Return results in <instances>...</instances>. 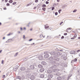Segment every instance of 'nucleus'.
Masks as SVG:
<instances>
[{
    "label": "nucleus",
    "instance_id": "49530a36",
    "mask_svg": "<svg viewBox=\"0 0 80 80\" xmlns=\"http://www.w3.org/2000/svg\"><path fill=\"white\" fill-rule=\"evenodd\" d=\"M6 5H7V6H9L10 5V4L9 3H7Z\"/></svg>",
    "mask_w": 80,
    "mask_h": 80
},
{
    "label": "nucleus",
    "instance_id": "4468645a",
    "mask_svg": "<svg viewBox=\"0 0 80 80\" xmlns=\"http://www.w3.org/2000/svg\"><path fill=\"white\" fill-rule=\"evenodd\" d=\"M30 78L31 80H34V79L35 78V77L34 76L32 75L30 77Z\"/></svg>",
    "mask_w": 80,
    "mask_h": 80
},
{
    "label": "nucleus",
    "instance_id": "6e6552de",
    "mask_svg": "<svg viewBox=\"0 0 80 80\" xmlns=\"http://www.w3.org/2000/svg\"><path fill=\"white\" fill-rule=\"evenodd\" d=\"M38 59L39 60H42L43 59V57L42 55H40L38 56Z\"/></svg>",
    "mask_w": 80,
    "mask_h": 80
},
{
    "label": "nucleus",
    "instance_id": "8fccbe9b",
    "mask_svg": "<svg viewBox=\"0 0 80 80\" xmlns=\"http://www.w3.org/2000/svg\"><path fill=\"white\" fill-rule=\"evenodd\" d=\"M79 52H80V49H79L77 51V52H78V53Z\"/></svg>",
    "mask_w": 80,
    "mask_h": 80
},
{
    "label": "nucleus",
    "instance_id": "13d9d810",
    "mask_svg": "<svg viewBox=\"0 0 80 80\" xmlns=\"http://www.w3.org/2000/svg\"><path fill=\"white\" fill-rule=\"evenodd\" d=\"M18 67L15 68V69H16V70H18Z\"/></svg>",
    "mask_w": 80,
    "mask_h": 80
},
{
    "label": "nucleus",
    "instance_id": "39448f33",
    "mask_svg": "<svg viewBox=\"0 0 80 80\" xmlns=\"http://www.w3.org/2000/svg\"><path fill=\"white\" fill-rule=\"evenodd\" d=\"M60 65V63H58L57 62L56 63V65H54L52 66V68H57V66H58Z\"/></svg>",
    "mask_w": 80,
    "mask_h": 80
},
{
    "label": "nucleus",
    "instance_id": "393cba45",
    "mask_svg": "<svg viewBox=\"0 0 80 80\" xmlns=\"http://www.w3.org/2000/svg\"><path fill=\"white\" fill-rule=\"evenodd\" d=\"M32 3H33V2H30L29 4H28L27 5V7H28V6H29V5H31V4H32Z\"/></svg>",
    "mask_w": 80,
    "mask_h": 80
},
{
    "label": "nucleus",
    "instance_id": "774afa93",
    "mask_svg": "<svg viewBox=\"0 0 80 80\" xmlns=\"http://www.w3.org/2000/svg\"><path fill=\"white\" fill-rule=\"evenodd\" d=\"M47 80H50V78H48Z\"/></svg>",
    "mask_w": 80,
    "mask_h": 80
},
{
    "label": "nucleus",
    "instance_id": "a878e982",
    "mask_svg": "<svg viewBox=\"0 0 80 80\" xmlns=\"http://www.w3.org/2000/svg\"><path fill=\"white\" fill-rule=\"evenodd\" d=\"M73 60L74 62H76L77 61V59L75 58L73 59Z\"/></svg>",
    "mask_w": 80,
    "mask_h": 80
},
{
    "label": "nucleus",
    "instance_id": "ea45409f",
    "mask_svg": "<svg viewBox=\"0 0 80 80\" xmlns=\"http://www.w3.org/2000/svg\"><path fill=\"white\" fill-rule=\"evenodd\" d=\"M74 62H74V61H73V60H72L71 61V63H73Z\"/></svg>",
    "mask_w": 80,
    "mask_h": 80
},
{
    "label": "nucleus",
    "instance_id": "412c9836",
    "mask_svg": "<svg viewBox=\"0 0 80 80\" xmlns=\"http://www.w3.org/2000/svg\"><path fill=\"white\" fill-rule=\"evenodd\" d=\"M17 79H19V80H20V79H21V77H20V76H17L16 80H17Z\"/></svg>",
    "mask_w": 80,
    "mask_h": 80
},
{
    "label": "nucleus",
    "instance_id": "3c124183",
    "mask_svg": "<svg viewBox=\"0 0 80 80\" xmlns=\"http://www.w3.org/2000/svg\"><path fill=\"white\" fill-rule=\"evenodd\" d=\"M32 40H33L32 39H31L29 40V42H30V41H32Z\"/></svg>",
    "mask_w": 80,
    "mask_h": 80
},
{
    "label": "nucleus",
    "instance_id": "338daca9",
    "mask_svg": "<svg viewBox=\"0 0 80 80\" xmlns=\"http://www.w3.org/2000/svg\"><path fill=\"white\" fill-rule=\"evenodd\" d=\"M53 47H57V45H53Z\"/></svg>",
    "mask_w": 80,
    "mask_h": 80
},
{
    "label": "nucleus",
    "instance_id": "5fc2aeb1",
    "mask_svg": "<svg viewBox=\"0 0 80 80\" xmlns=\"http://www.w3.org/2000/svg\"><path fill=\"white\" fill-rule=\"evenodd\" d=\"M67 35V33H65L64 34V35Z\"/></svg>",
    "mask_w": 80,
    "mask_h": 80
},
{
    "label": "nucleus",
    "instance_id": "4c0bfd02",
    "mask_svg": "<svg viewBox=\"0 0 80 80\" xmlns=\"http://www.w3.org/2000/svg\"><path fill=\"white\" fill-rule=\"evenodd\" d=\"M77 12V9H75L73 11V13H75V12Z\"/></svg>",
    "mask_w": 80,
    "mask_h": 80
},
{
    "label": "nucleus",
    "instance_id": "a18cd8bd",
    "mask_svg": "<svg viewBox=\"0 0 80 80\" xmlns=\"http://www.w3.org/2000/svg\"><path fill=\"white\" fill-rule=\"evenodd\" d=\"M46 4H48V3H49V2H48V1H46Z\"/></svg>",
    "mask_w": 80,
    "mask_h": 80
},
{
    "label": "nucleus",
    "instance_id": "58836bf2",
    "mask_svg": "<svg viewBox=\"0 0 80 80\" xmlns=\"http://www.w3.org/2000/svg\"><path fill=\"white\" fill-rule=\"evenodd\" d=\"M63 59L64 60H67V58L66 57H63Z\"/></svg>",
    "mask_w": 80,
    "mask_h": 80
},
{
    "label": "nucleus",
    "instance_id": "ddd939ff",
    "mask_svg": "<svg viewBox=\"0 0 80 80\" xmlns=\"http://www.w3.org/2000/svg\"><path fill=\"white\" fill-rule=\"evenodd\" d=\"M38 68H43V65L41 64H39L38 65Z\"/></svg>",
    "mask_w": 80,
    "mask_h": 80
},
{
    "label": "nucleus",
    "instance_id": "cd10ccee",
    "mask_svg": "<svg viewBox=\"0 0 80 80\" xmlns=\"http://www.w3.org/2000/svg\"><path fill=\"white\" fill-rule=\"evenodd\" d=\"M65 7H67V5H64L62 7V8H65Z\"/></svg>",
    "mask_w": 80,
    "mask_h": 80
},
{
    "label": "nucleus",
    "instance_id": "0eeeda50",
    "mask_svg": "<svg viewBox=\"0 0 80 80\" xmlns=\"http://www.w3.org/2000/svg\"><path fill=\"white\" fill-rule=\"evenodd\" d=\"M13 38L12 39H8L7 41L6 42V43H9V42H12V41H13V40H12Z\"/></svg>",
    "mask_w": 80,
    "mask_h": 80
},
{
    "label": "nucleus",
    "instance_id": "f03ea898",
    "mask_svg": "<svg viewBox=\"0 0 80 80\" xmlns=\"http://www.w3.org/2000/svg\"><path fill=\"white\" fill-rule=\"evenodd\" d=\"M48 60H50V61H53L54 60L55 62H58L60 60V58H57L55 56H52V57H50L48 58Z\"/></svg>",
    "mask_w": 80,
    "mask_h": 80
},
{
    "label": "nucleus",
    "instance_id": "2eb2a0df",
    "mask_svg": "<svg viewBox=\"0 0 80 80\" xmlns=\"http://www.w3.org/2000/svg\"><path fill=\"white\" fill-rule=\"evenodd\" d=\"M41 64L43 65H47V62L45 61H42L41 62Z\"/></svg>",
    "mask_w": 80,
    "mask_h": 80
},
{
    "label": "nucleus",
    "instance_id": "e433bc0d",
    "mask_svg": "<svg viewBox=\"0 0 80 80\" xmlns=\"http://www.w3.org/2000/svg\"><path fill=\"white\" fill-rule=\"evenodd\" d=\"M16 3H17V2H13L12 4L13 5H15Z\"/></svg>",
    "mask_w": 80,
    "mask_h": 80
},
{
    "label": "nucleus",
    "instance_id": "1a4fd4ad",
    "mask_svg": "<svg viewBox=\"0 0 80 80\" xmlns=\"http://www.w3.org/2000/svg\"><path fill=\"white\" fill-rule=\"evenodd\" d=\"M45 70V69L43 68H41V69L39 70V72H44V71Z\"/></svg>",
    "mask_w": 80,
    "mask_h": 80
},
{
    "label": "nucleus",
    "instance_id": "c03bdc74",
    "mask_svg": "<svg viewBox=\"0 0 80 80\" xmlns=\"http://www.w3.org/2000/svg\"><path fill=\"white\" fill-rule=\"evenodd\" d=\"M38 2V0H35V2L36 3H37V2Z\"/></svg>",
    "mask_w": 80,
    "mask_h": 80
},
{
    "label": "nucleus",
    "instance_id": "5701e85b",
    "mask_svg": "<svg viewBox=\"0 0 80 80\" xmlns=\"http://www.w3.org/2000/svg\"><path fill=\"white\" fill-rule=\"evenodd\" d=\"M57 78L58 80H62V78H61V77H58Z\"/></svg>",
    "mask_w": 80,
    "mask_h": 80
},
{
    "label": "nucleus",
    "instance_id": "bb28decb",
    "mask_svg": "<svg viewBox=\"0 0 80 80\" xmlns=\"http://www.w3.org/2000/svg\"><path fill=\"white\" fill-rule=\"evenodd\" d=\"M44 27L45 29H47V28H49V26H47L46 25H45Z\"/></svg>",
    "mask_w": 80,
    "mask_h": 80
},
{
    "label": "nucleus",
    "instance_id": "a211bd4d",
    "mask_svg": "<svg viewBox=\"0 0 80 80\" xmlns=\"http://www.w3.org/2000/svg\"><path fill=\"white\" fill-rule=\"evenodd\" d=\"M26 72H31V69H27L26 70Z\"/></svg>",
    "mask_w": 80,
    "mask_h": 80
},
{
    "label": "nucleus",
    "instance_id": "f8f14e48",
    "mask_svg": "<svg viewBox=\"0 0 80 80\" xmlns=\"http://www.w3.org/2000/svg\"><path fill=\"white\" fill-rule=\"evenodd\" d=\"M25 67H22L20 68V70L22 71H24V70H25Z\"/></svg>",
    "mask_w": 80,
    "mask_h": 80
},
{
    "label": "nucleus",
    "instance_id": "b1692460",
    "mask_svg": "<svg viewBox=\"0 0 80 80\" xmlns=\"http://www.w3.org/2000/svg\"><path fill=\"white\" fill-rule=\"evenodd\" d=\"M57 62V61H52V65H55V64H56V62Z\"/></svg>",
    "mask_w": 80,
    "mask_h": 80
},
{
    "label": "nucleus",
    "instance_id": "603ef678",
    "mask_svg": "<svg viewBox=\"0 0 80 80\" xmlns=\"http://www.w3.org/2000/svg\"><path fill=\"white\" fill-rule=\"evenodd\" d=\"M77 34H75V36H74V37H75L76 38V37H77Z\"/></svg>",
    "mask_w": 80,
    "mask_h": 80
},
{
    "label": "nucleus",
    "instance_id": "09e8293b",
    "mask_svg": "<svg viewBox=\"0 0 80 80\" xmlns=\"http://www.w3.org/2000/svg\"><path fill=\"white\" fill-rule=\"evenodd\" d=\"M63 22H62L59 24V25H62V23H63Z\"/></svg>",
    "mask_w": 80,
    "mask_h": 80
},
{
    "label": "nucleus",
    "instance_id": "a19ab883",
    "mask_svg": "<svg viewBox=\"0 0 80 80\" xmlns=\"http://www.w3.org/2000/svg\"><path fill=\"white\" fill-rule=\"evenodd\" d=\"M54 9H55V7H52V10H53Z\"/></svg>",
    "mask_w": 80,
    "mask_h": 80
},
{
    "label": "nucleus",
    "instance_id": "6e6d98bb",
    "mask_svg": "<svg viewBox=\"0 0 80 80\" xmlns=\"http://www.w3.org/2000/svg\"><path fill=\"white\" fill-rule=\"evenodd\" d=\"M42 37H43V35H40V37L41 38H42Z\"/></svg>",
    "mask_w": 80,
    "mask_h": 80
},
{
    "label": "nucleus",
    "instance_id": "e2e57ef3",
    "mask_svg": "<svg viewBox=\"0 0 80 80\" xmlns=\"http://www.w3.org/2000/svg\"><path fill=\"white\" fill-rule=\"evenodd\" d=\"M36 8H37V7H35L34 8V9H36Z\"/></svg>",
    "mask_w": 80,
    "mask_h": 80
},
{
    "label": "nucleus",
    "instance_id": "9d476101",
    "mask_svg": "<svg viewBox=\"0 0 80 80\" xmlns=\"http://www.w3.org/2000/svg\"><path fill=\"white\" fill-rule=\"evenodd\" d=\"M44 57L45 58H47L49 57V54H46L44 55Z\"/></svg>",
    "mask_w": 80,
    "mask_h": 80
},
{
    "label": "nucleus",
    "instance_id": "f257e3e1",
    "mask_svg": "<svg viewBox=\"0 0 80 80\" xmlns=\"http://www.w3.org/2000/svg\"><path fill=\"white\" fill-rule=\"evenodd\" d=\"M48 60H50V61H53L54 60L55 62H58L60 60V58H57L55 56H52V57H50L48 58Z\"/></svg>",
    "mask_w": 80,
    "mask_h": 80
},
{
    "label": "nucleus",
    "instance_id": "4d7b16f0",
    "mask_svg": "<svg viewBox=\"0 0 80 80\" xmlns=\"http://www.w3.org/2000/svg\"><path fill=\"white\" fill-rule=\"evenodd\" d=\"M5 75H3L2 76V78H5Z\"/></svg>",
    "mask_w": 80,
    "mask_h": 80
},
{
    "label": "nucleus",
    "instance_id": "9b49d317",
    "mask_svg": "<svg viewBox=\"0 0 80 80\" xmlns=\"http://www.w3.org/2000/svg\"><path fill=\"white\" fill-rule=\"evenodd\" d=\"M48 78H50H50H52L53 77V76L52 74H49L48 75Z\"/></svg>",
    "mask_w": 80,
    "mask_h": 80
},
{
    "label": "nucleus",
    "instance_id": "de8ad7c7",
    "mask_svg": "<svg viewBox=\"0 0 80 80\" xmlns=\"http://www.w3.org/2000/svg\"><path fill=\"white\" fill-rule=\"evenodd\" d=\"M4 62V61L3 60H2L1 63L2 64H3V62Z\"/></svg>",
    "mask_w": 80,
    "mask_h": 80
},
{
    "label": "nucleus",
    "instance_id": "680f3d73",
    "mask_svg": "<svg viewBox=\"0 0 80 80\" xmlns=\"http://www.w3.org/2000/svg\"><path fill=\"white\" fill-rule=\"evenodd\" d=\"M3 9H4V10H7V8H3Z\"/></svg>",
    "mask_w": 80,
    "mask_h": 80
},
{
    "label": "nucleus",
    "instance_id": "7ed1b4c3",
    "mask_svg": "<svg viewBox=\"0 0 80 80\" xmlns=\"http://www.w3.org/2000/svg\"><path fill=\"white\" fill-rule=\"evenodd\" d=\"M52 72L54 75H56V76H59V75H60V73L58 72V70L57 69L53 70Z\"/></svg>",
    "mask_w": 80,
    "mask_h": 80
},
{
    "label": "nucleus",
    "instance_id": "aec40b11",
    "mask_svg": "<svg viewBox=\"0 0 80 80\" xmlns=\"http://www.w3.org/2000/svg\"><path fill=\"white\" fill-rule=\"evenodd\" d=\"M61 77V80H64L65 78V76H62Z\"/></svg>",
    "mask_w": 80,
    "mask_h": 80
},
{
    "label": "nucleus",
    "instance_id": "0e129e2a",
    "mask_svg": "<svg viewBox=\"0 0 80 80\" xmlns=\"http://www.w3.org/2000/svg\"><path fill=\"white\" fill-rule=\"evenodd\" d=\"M8 2V0H5V2Z\"/></svg>",
    "mask_w": 80,
    "mask_h": 80
},
{
    "label": "nucleus",
    "instance_id": "bf43d9fd",
    "mask_svg": "<svg viewBox=\"0 0 80 80\" xmlns=\"http://www.w3.org/2000/svg\"><path fill=\"white\" fill-rule=\"evenodd\" d=\"M25 35H23V38H25Z\"/></svg>",
    "mask_w": 80,
    "mask_h": 80
},
{
    "label": "nucleus",
    "instance_id": "4be33fe9",
    "mask_svg": "<svg viewBox=\"0 0 80 80\" xmlns=\"http://www.w3.org/2000/svg\"><path fill=\"white\" fill-rule=\"evenodd\" d=\"M56 54H57L58 55H59H59H62V53L59 52H57Z\"/></svg>",
    "mask_w": 80,
    "mask_h": 80
},
{
    "label": "nucleus",
    "instance_id": "c756f323",
    "mask_svg": "<svg viewBox=\"0 0 80 80\" xmlns=\"http://www.w3.org/2000/svg\"><path fill=\"white\" fill-rule=\"evenodd\" d=\"M42 6V5L40 4V3L39 4H38L37 6V7H38V8H40V6Z\"/></svg>",
    "mask_w": 80,
    "mask_h": 80
},
{
    "label": "nucleus",
    "instance_id": "c9c22d12",
    "mask_svg": "<svg viewBox=\"0 0 80 80\" xmlns=\"http://www.w3.org/2000/svg\"><path fill=\"white\" fill-rule=\"evenodd\" d=\"M62 11V9H59L58 11V12L59 13H60V12Z\"/></svg>",
    "mask_w": 80,
    "mask_h": 80
},
{
    "label": "nucleus",
    "instance_id": "20e7f679",
    "mask_svg": "<svg viewBox=\"0 0 80 80\" xmlns=\"http://www.w3.org/2000/svg\"><path fill=\"white\" fill-rule=\"evenodd\" d=\"M51 55H52L53 57H57V52L56 51H53L51 53Z\"/></svg>",
    "mask_w": 80,
    "mask_h": 80
},
{
    "label": "nucleus",
    "instance_id": "69168bd1",
    "mask_svg": "<svg viewBox=\"0 0 80 80\" xmlns=\"http://www.w3.org/2000/svg\"><path fill=\"white\" fill-rule=\"evenodd\" d=\"M2 50H0V53H2Z\"/></svg>",
    "mask_w": 80,
    "mask_h": 80
},
{
    "label": "nucleus",
    "instance_id": "6ab92c4d",
    "mask_svg": "<svg viewBox=\"0 0 80 80\" xmlns=\"http://www.w3.org/2000/svg\"><path fill=\"white\" fill-rule=\"evenodd\" d=\"M44 77V74H42L40 75V78H43Z\"/></svg>",
    "mask_w": 80,
    "mask_h": 80
},
{
    "label": "nucleus",
    "instance_id": "864d4df0",
    "mask_svg": "<svg viewBox=\"0 0 80 80\" xmlns=\"http://www.w3.org/2000/svg\"><path fill=\"white\" fill-rule=\"evenodd\" d=\"M49 30H52V28H50L49 29Z\"/></svg>",
    "mask_w": 80,
    "mask_h": 80
},
{
    "label": "nucleus",
    "instance_id": "f704fd0d",
    "mask_svg": "<svg viewBox=\"0 0 80 80\" xmlns=\"http://www.w3.org/2000/svg\"><path fill=\"white\" fill-rule=\"evenodd\" d=\"M12 35V34L9 33L7 35V36H10V35Z\"/></svg>",
    "mask_w": 80,
    "mask_h": 80
},
{
    "label": "nucleus",
    "instance_id": "79ce46f5",
    "mask_svg": "<svg viewBox=\"0 0 80 80\" xmlns=\"http://www.w3.org/2000/svg\"><path fill=\"white\" fill-rule=\"evenodd\" d=\"M58 15V12H55V15Z\"/></svg>",
    "mask_w": 80,
    "mask_h": 80
},
{
    "label": "nucleus",
    "instance_id": "2f4dec72",
    "mask_svg": "<svg viewBox=\"0 0 80 80\" xmlns=\"http://www.w3.org/2000/svg\"><path fill=\"white\" fill-rule=\"evenodd\" d=\"M42 10H43V11H44V12H45V10H46V8H42Z\"/></svg>",
    "mask_w": 80,
    "mask_h": 80
},
{
    "label": "nucleus",
    "instance_id": "423d86ee",
    "mask_svg": "<svg viewBox=\"0 0 80 80\" xmlns=\"http://www.w3.org/2000/svg\"><path fill=\"white\" fill-rule=\"evenodd\" d=\"M29 68L31 70H34L35 69V66L33 65H31L29 66Z\"/></svg>",
    "mask_w": 80,
    "mask_h": 80
},
{
    "label": "nucleus",
    "instance_id": "7c9ffc66",
    "mask_svg": "<svg viewBox=\"0 0 80 80\" xmlns=\"http://www.w3.org/2000/svg\"><path fill=\"white\" fill-rule=\"evenodd\" d=\"M46 7L47 6H46V5L45 4H44L42 5V7Z\"/></svg>",
    "mask_w": 80,
    "mask_h": 80
},
{
    "label": "nucleus",
    "instance_id": "72a5a7b5",
    "mask_svg": "<svg viewBox=\"0 0 80 80\" xmlns=\"http://www.w3.org/2000/svg\"><path fill=\"white\" fill-rule=\"evenodd\" d=\"M72 74H70L68 76L69 78H70V77H72Z\"/></svg>",
    "mask_w": 80,
    "mask_h": 80
},
{
    "label": "nucleus",
    "instance_id": "473e14b6",
    "mask_svg": "<svg viewBox=\"0 0 80 80\" xmlns=\"http://www.w3.org/2000/svg\"><path fill=\"white\" fill-rule=\"evenodd\" d=\"M72 29V28H69L66 29V31H67L68 30H71Z\"/></svg>",
    "mask_w": 80,
    "mask_h": 80
},
{
    "label": "nucleus",
    "instance_id": "f3484780",
    "mask_svg": "<svg viewBox=\"0 0 80 80\" xmlns=\"http://www.w3.org/2000/svg\"><path fill=\"white\" fill-rule=\"evenodd\" d=\"M75 51L74 50H72L70 52V54H75Z\"/></svg>",
    "mask_w": 80,
    "mask_h": 80
},
{
    "label": "nucleus",
    "instance_id": "37998d69",
    "mask_svg": "<svg viewBox=\"0 0 80 80\" xmlns=\"http://www.w3.org/2000/svg\"><path fill=\"white\" fill-rule=\"evenodd\" d=\"M61 39H63L64 38V36H62L61 38Z\"/></svg>",
    "mask_w": 80,
    "mask_h": 80
},
{
    "label": "nucleus",
    "instance_id": "052dcab7",
    "mask_svg": "<svg viewBox=\"0 0 80 80\" xmlns=\"http://www.w3.org/2000/svg\"><path fill=\"white\" fill-rule=\"evenodd\" d=\"M18 52H17L16 53V55L17 56V55H18Z\"/></svg>",
    "mask_w": 80,
    "mask_h": 80
},
{
    "label": "nucleus",
    "instance_id": "dca6fc26",
    "mask_svg": "<svg viewBox=\"0 0 80 80\" xmlns=\"http://www.w3.org/2000/svg\"><path fill=\"white\" fill-rule=\"evenodd\" d=\"M47 73H52V70L50 69H48L47 71Z\"/></svg>",
    "mask_w": 80,
    "mask_h": 80
},
{
    "label": "nucleus",
    "instance_id": "c85d7f7f",
    "mask_svg": "<svg viewBox=\"0 0 80 80\" xmlns=\"http://www.w3.org/2000/svg\"><path fill=\"white\" fill-rule=\"evenodd\" d=\"M9 3H12V2H13V0H10L9 1Z\"/></svg>",
    "mask_w": 80,
    "mask_h": 80
}]
</instances>
